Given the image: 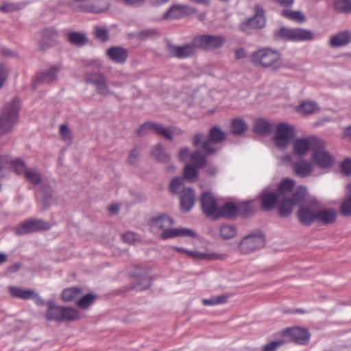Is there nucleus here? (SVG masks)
Returning a JSON list of instances; mask_svg holds the SVG:
<instances>
[{
    "label": "nucleus",
    "instance_id": "4",
    "mask_svg": "<svg viewBox=\"0 0 351 351\" xmlns=\"http://www.w3.org/2000/svg\"><path fill=\"white\" fill-rule=\"evenodd\" d=\"M12 168L16 174H25L30 183L37 185L41 182V177L35 169L27 168L23 160L21 159L10 160L9 156L0 158V171L4 169Z\"/></svg>",
    "mask_w": 351,
    "mask_h": 351
},
{
    "label": "nucleus",
    "instance_id": "26",
    "mask_svg": "<svg viewBox=\"0 0 351 351\" xmlns=\"http://www.w3.org/2000/svg\"><path fill=\"white\" fill-rule=\"evenodd\" d=\"M277 192H263L260 198L261 202V208L265 210H269L274 208L278 198Z\"/></svg>",
    "mask_w": 351,
    "mask_h": 351
},
{
    "label": "nucleus",
    "instance_id": "64",
    "mask_svg": "<svg viewBox=\"0 0 351 351\" xmlns=\"http://www.w3.org/2000/svg\"><path fill=\"white\" fill-rule=\"evenodd\" d=\"M169 1V0H151V3L154 6H160L167 3Z\"/></svg>",
    "mask_w": 351,
    "mask_h": 351
},
{
    "label": "nucleus",
    "instance_id": "47",
    "mask_svg": "<svg viewBox=\"0 0 351 351\" xmlns=\"http://www.w3.org/2000/svg\"><path fill=\"white\" fill-rule=\"evenodd\" d=\"M191 160L197 168H201L206 163V158L199 152L196 151L191 155Z\"/></svg>",
    "mask_w": 351,
    "mask_h": 351
},
{
    "label": "nucleus",
    "instance_id": "58",
    "mask_svg": "<svg viewBox=\"0 0 351 351\" xmlns=\"http://www.w3.org/2000/svg\"><path fill=\"white\" fill-rule=\"evenodd\" d=\"M138 154H139V151L138 150L137 148H135L134 149L130 156H129V162L131 163V164H134L135 163V161H136V159L138 158Z\"/></svg>",
    "mask_w": 351,
    "mask_h": 351
},
{
    "label": "nucleus",
    "instance_id": "12",
    "mask_svg": "<svg viewBox=\"0 0 351 351\" xmlns=\"http://www.w3.org/2000/svg\"><path fill=\"white\" fill-rule=\"evenodd\" d=\"M224 38L219 35H199L194 38V45L196 47L212 50L223 45Z\"/></svg>",
    "mask_w": 351,
    "mask_h": 351
},
{
    "label": "nucleus",
    "instance_id": "6",
    "mask_svg": "<svg viewBox=\"0 0 351 351\" xmlns=\"http://www.w3.org/2000/svg\"><path fill=\"white\" fill-rule=\"evenodd\" d=\"M20 101L14 98L11 104L5 106L0 116V134L10 132L17 121Z\"/></svg>",
    "mask_w": 351,
    "mask_h": 351
},
{
    "label": "nucleus",
    "instance_id": "13",
    "mask_svg": "<svg viewBox=\"0 0 351 351\" xmlns=\"http://www.w3.org/2000/svg\"><path fill=\"white\" fill-rule=\"evenodd\" d=\"M203 212L207 217H217L220 206L218 199L210 192L202 193L200 199Z\"/></svg>",
    "mask_w": 351,
    "mask_h": 351
},
{
    "label": "nucleus",
    "instance_id": "10",
    "mask_svg": "<svg viewBox=\"0 0 351 351\" xmlns=\"http://www.w3.org/2000/svg\"><path fill=\"white\" fill-rule=\"evenodd\" d=\"M278 35L290 41L309 40L314 37L312 32L301 28L282 27L278 31Z\"/></svg>",
    "mask_w": 351,
    "mask_h": 351
},
{
    "label": "nucleus",
    "instance_id": "57",
    "mask_svg": "<svg viewBox=\"0 0 351 351\" xmlns=\"http://www.w3.org/2000/svg\"><path fill=\"white\" fill-rule=\"evenodd\" d=\"M123 240L128 243H132L135 240V235L132 232H128L123 235L122 237Z\"/></svg>",
    "mask_w": 351,
    "mask_h": 351
},
{
    "label": "nucleus",
    "instance_id": "20",
    "mask_svg": "<svg viewBox=\"0 0 351 351\" xmlns=\"http://www.w3.org/2000/svg\"><path fill=\"white\" fill-rule=\"evenodd\" d=\"M322 149H315L312 156V160L315 165L322 168L331 167L334 162L333 158L328 152Z\"/></svg>",
    "mask_w": 351,
    "mask_h": 351
},
{
    "label": "nucleus",
    "instance_id": "9",
    "mask_svg": "<svg viewBox=\"0 0 351 351\" xmlns=\"http://www.w3.org/2000/svg\"><path fill=\"white\" fill-rule=\"evenodd\" d=\"M150 132L156 133L171 140L172 135L178 134L180 131H177L173 128H164L160 124L153 122L145 123L137 131L139 136L145 135Z\"/></svg>",
    "mask_w": 351,
    "mask_h": 351
},
{
    "label": "nucleus",
    "instance_id": "40",
    "mask_svg": "<svg viewBox=\"0 0 351 351\" xmlns=\"http://www.w3.org/2000/svg\"><path fill=\"white\" fill-rule=\"evenodd\" d=\"M151 156L156 160L162 162H167L169 160V156L164 152L160 144H158L153 147Z\"/></svg>",
    "mask_w": 351,
    "mask_h": 351
},
{
    "label": "nucleus",
    "instance_id": "50",
    "mask_svg": "<svg viewBox=\"0 0 351 351\" xmlns=\"http://www.w3.org/2000/svg\"><path fill=\"white\" fill-rule=\"evenodd\" d=\"M294 186V182L290 179L282 180L278 186V194L281 193L289 192L292 190Z\"/></svg>",
    "mask_w": 351,
    "mask_h": 351
},
{
    "label": "nucleus",
    "instance_id": "46",
    "mask_svg": "<svg viewBox=\"0 0 351 351\" xmlns=\"http://www.w3.org/2000/svg\"><path fill=\"white\" fill-rule=\"evenodd\" d=\"M227 297L223 295L212 296L208 299H204L202 303L206 306H213L226 302Z\"/></svg>",
    "mask_w": 351,
    "mask_h": 351
},
{
    "label": "nucleus",
    "instance_id": "3",
    "mask_svg": "<svg viewBox=\"0 0 351 351\" xmlns=\"http://www.w3.org/2000/svg\"><path fill=\"white\" fill-rule=\"evenodd\" d=\"M280 53L271 48L265 47L253 52L250 56V62L257 66L277 71L280 68Z\"/></svg>",
    "mask_w": 351,
    "mask_h": 351
},
{
    "label": "nucleus",
    "instance_id": "32",
    "mask_svg": "<svg viewBox=\"0 0 351 351\" xmlns=\"http://www.w3.org/2000/svg\"><path fill=\"white\" fill-rule=\"evenodd\" d=\"M58 71L59 68L57 66H52L45 71L40 73L38 76L37 80L39 82H51L56 80Z\"/></svg>",
    "mask_w": 351,
    "mask_h": 351
},
{
    "label": "nucleus",
    "instance_id": "1",
    "mask_svg": "<svg viewBox=\"0 0 351 351\" xmlns=\"http://www.w3.org/2000/svg\"><path fill=\"white\" fill-rule=\"evenodd\" d=\"M266 245V235L264 230L258 228L243 235L236 243L237 252L247 255L263 249Z\"/></svg>",
    "mask_w": 351,
    "mask_h": 351
},
{
    "label": "nucleus",
    "instance_id": "24",
    "mask_svg": "<svg viewBox=\"0 0 351 351\" xmlns=\"http://www.w3.org/2000/svg\"><path fill=\"white\" fill-rule=\"evenodd\" d=\"M239 233L236 224L223 223L219 228V237L222 240H230L235 238Z\"/></svg>",
    "mask_w": 351,
    "mask_h": 351
},
{
    "label": "nucleus",
    "instance_id": "56",
    "mask_svg": "<svg viewBox=\"0 0 351 351\" xmlns=\"http://www.w3.org/2000/svg\"><path fill=\"white\" fill-rule=\"evenodd\" d=\"M189 156V150L187 148H184L180 150L178 158L180 160L184 161L186 160Z\"/></svg>",
    "mask_w": 351,
    "mask_h": 351
},
{
    "label": "nucleus",
    "instance_id": "23",
    "mask_svg": "<svg viewBox=\"0 0 351 351\" xmlns=\"http://www.w3.org/2000/svg\"><path fill=\"white\" fill-rule=\"evenodd\" d=\"M47 311L45 317L47 321L61 322V314L62 306L56 305L54 301L49 300L46 302Z\"/></svg>",
    "mask_w": 351,
    "mask_h": 351
},
{
    "label": "nucleus",
    "instance_id": "55",
    "mask_svg": "<svg viewBox=\"0 0 351 351\" xmlns=\"http://www.w3.org/2000/svg\"><path fill=\"white\" fill-rule=\"evenodd\" d=\"M282 344L281 341H273L265 345L262 351H276L277 348Z\"/></svg>",
    "mask_w": 351,
    "mask_h": 351
},
{
    "label": "nucleus",
    "instance_id": "16",
    "mask_svg": "<svg viewBox=\"0 0 351 351\" xmlns=\"http://www.w3.org/2000/svg\"><path fill=\"white\" fill-rule=\"evenodd\" d=\"M225 134L217 127H213L210 130L209 139L203 143L202 147L207 154H213L215 149L213 146V143H219L224 140Z\"/></svg>",
    "mask_w": 351,
    "mask_h": 351
},
{
    "label": "nucleus",
    "instance_id": "27",
    "mask_svg": "<svg viewBox=\"0 0 351 351\" xmlns=\"http://www.w3.org/2000/svg\"><path fill=\"white\" fill-rule=\"evenodd\" d=\"M107 55L112 61L117 63H123L127 60L128 51L122 47H114L108 49Z\"/></svg>",
    "mask_w": 351,
    "mask_h": 351
},
{
    "label": "nucleus",
    "instance_id": "43",
    "mask_svg": "<svg viewBox=\"0 0 351 351\" xmlns=\"http://www.w3.org/2000/svg\"><path fill=\"white\" fill-rule=\"evenodd\" d=\"M197 169L195 166L193 167L190 164L185 166L184 169V178L190 182H194L197 178Z\"/></svg>",
    "mask_w": 351,
    "mask_h": 351
},
{
    "label": "nucleus",
    "instance_id": "42",
    "mask_svg": "<svg viewBox=\"0 0 351 351\" xmlns=\"http://www.w3.org/2000/svg\"><path fill=\"white\" fill-rule=\"evenodd\" d=\"M295 201L293 199H286L282 201L279 206V213L285 217L291 213L294 206Z\"/></svg>",
    "mask_w": 351,
    "mask_h": 351
},
{
    "label": "nucleus",
    "instance_id": "54",
    "mask_svg": "<svg viewBox=\"0 0 351 351\" xmlns=\"http://www.w3.org/2000/svg\"><path fill=\"white\" fill-rule=\"evenodd\" d=\"M9 71L8 69L3 65H0V89L4 84L8 75Z\"/></svg>",
    "mask_w": 351,
    "mask_h": 351
},
{
    "label": "nucleus",
    "instance_id": "30",
    "mask_svg": "<svg viewBox=\"0 0 351 351\" xmlns=\"http://www.w3.org/2000/svg\"><path fill=\"white\" fill-rule=\"evenodd\" d=\"M152 284V279L147 274L136 277L132 283V288L136 291H143L148 289Z\"/></svg>",
    "mask_w": 351,
    "mask_h": 351
},
{
    "label": "nucleus",
    "instance_id": "34",
    "mask_svg": "<svg viewBox=\"0 0 351 351\" xmlns=\"http://www.w3.org/2000/svg\"><path fill=\"white\" fill-rule=\"evenodd\" d=\"M230 130L233 134L240 135L247 130V125L241 118H235L231 121Z\"/></svg>",
    "mask_w": 351,
    "mask_h": 351
},
{
    "label": "nucleus",
    "instance_id": "8",
    "mask_svg": "<svg viewBox=\"0 0 351 351\" xmlns=\"http://www.w3.org/2000/svg\"><path fill=\"white\" fill-rule=\"evenodd\" d=\"M294 136V128L287 123H281L276 128L274 141L277 147L284 149L291 142Z\"/></svg>",
    "mask_w": 351,
    "mask_h": 351
},
{
    "label": "nucleus",
    "instance_id": "38",
    "mask_svg": "<svg viewBox=\"0 0 351 351\" xmlns=\"http://www.w3.org/2000/svg\"><path fill=\"white\" fill-rule=\"evenodd\" d=\"M82 293V290L78 287H70L65 289L62 293V300L65 302H69L77 299Z\"/></svg>",
    "mask_w": 351,
    "mask_h": 351
},
{
    "label": "nucleus",
    "instance_id": "5",
    "mask_svg": "<svg viewBox=\"0 0 351 351\" xmlns=\"http://www.w3.org/2000/svg\"><path fill=\"white\" fill-rule=\"evenodd\" d=\"M300 219H335L337 212L332 208L319 209V202L312 201L298 210Z\"/></svg>",
    "mask_w": 351,
    "mask_h": 351
},
{
    "label": "nucleus",
    "instance_id": "60",
    "mask_svg": "<svg viewBox=\"0 0 351 351\" xmlns=\"http://www.w3.org/2000/svg\"><path fill=\"white\" fill-rule=\"evenodd\" d=\"M204 139V136L202 134H196L193 138V144L195 146H199Z\"/></svg>",
    "mask_w": 351,
    "mask_h": 351
},
{
    "label": "nucleus",
    "instance_id": "31",
    "mask_svg": "<svg viewBox=\"0 0 351 351\" xmlns=\"http://www.w3.org/2000/svg\"><path fill=\"white\" fill-rule=\"evenodd\" d=\"M80 318V313L77 310L67 306L62 307L61 322H74Z\"/></svg>",
    "mask_w": 351,
    "mask_h": 351
},
{
    "label": "nucleus",
    "instance_id": "17",
    "mask_svg": "<svg viewBox=\"0 0 351 351\" xmlns=\"http://www.w3.org/2000/svg\"><path fill=\"white\" fill-rule=\"evenodd\" d=\"M284 336L290 337L292 341L300 345L307 344L310 337V335L306 329L299 327L287 329L284 332Z\"/></svg>",
    "mask_w": 351,
    "mask_h": 351
},
{
    "label": "nucleus",
    "instance_id": "29",
    "mask_svg": "<svg viewBox=\"0 0 351 351\" xmlns=\"http://www.w3.org/2000/svg\"><path fill=\"white\" fill-rule=\"evenodd\" d=\"M351 42V34L345 31L337 34L331 37L330 44L333 47H339L348 45Z\"/></svg>",
    "mask_w": 351,
    "mask_h": 351
},
{
    "label": "nucleus",
    "instance_id": "63",
    "mask_svg": "<svg viewBox=\"0 0 351 351\" xmlns=\"http://www.w3.org/2000/svg\"><path fill=\"white\" fill-rule=\"evenodd\" d=\"M235 56L237 59H241L245 56V51L243 49H239L235 51Z\"/></svg>",
    "mask_w": 351,
    "mask_h": 351
},
{
    "label": "nucleus",
    "instance_id": "33",
    "mask_svg": "<svg viewBox=\"0 0 351 351\" xmlns=\"http://www.w3.org/2000/svg\"><path fill=\"white\" fill-rule=\"evenodd\" d=\"M9 293L14 298L23 300H29L34 295V291L25 290L18 287H10Z\"/></svg>",
    "mask_w": 351,
    "mask_h": 351
},
{
    "label": "nucleus",
    "instance_id": "61",
    "mask_svg": "<svg viewBox=\"0 0 351 351\" xmlns=\"http://www.w3.org/2000/svg\"><path fill=\"white\" fill-rule=\"evenodd\" d=\"M276 1L282 6H289L293 4L294 0H276Z\"/></svg>",
    "mask_w": 351,
    "mask_h": 351
},
{
    "label": "nucleus",
    "instance_id": "62",
    "mask_svg": "<svg viewBox=\"0 0 351 351\" xmlns=\"http://www.w3.org/2000/svg\"><path fill=\"white\" fill-rule=\"evenodd\" d=\"M31 298H34L35 300V302L38 304V305H44V304H46V303L45 302V301L36 293H34V295L33 297H32Z\"/></svg>",
    "mask_w": 351,
    "mask_h": 351
},
{
    "label": "nucleus",
    "instance_id": "2",
    "mask_svg": "<svg viewBox=\"0 0 351 351\" xmlns=\"http://www.w3.org/2000/svg\"><path fill=\"white\" fill-rule=\"evenodd\" d=\"M256 209L254 201H247L239 203L228 202L220 206L217 217L227 219L236 217H247L252 214Z\"/></svg>",
    "mask_w": 351,
    "mask_h": 351
},
{
    "label": "nucleus",
    "instance_id": "35",
    "mask_svg": "<svg viewBox=\"0 0 351 351\" xmlns=\"http://www.w3.org/2000/svg\"><path fill=\"white\" fill-rule=\"evenodd\" d=\"M295 173L302 178L306 177L312 171L311 165L306 161H300L294 165Z\"/></svg>",
    "mask_w": 351,
    "mask_h": 351
},
{
    "label": "nucleus",
    "instance_id": "59",
    "mask_svg": "<svg viewBox=\"0 0 351 351\" xmlns=\"http://www.w3.org/2000/svg\"><path fill=\"white\" fill-rule=\"evenodd\" d=\"M120 209V205L119 204H113L108 206V210L112 214L114 215L119 213Z\"/></svg>",
    "mask_w": 351,
    "mask_h": 351
},
{
    "label": "nucleus",
    "instance_id": "19",
    "mask_svg": "<svg viewBox=\"0 0 351 351\" xmlns=\"http://www.w3.org/2000/svg\"><path fill=\"white\" fill-rule=\"evenodd\" d=\"M178 237H189L195 238L197 234L191 229L185 228H165L160 234V237L163 239H169Z\"/></svg>",
    "mask_w": 351,
    "mask_h": 351
},
{
    "label": "nucleus",
    "instance_id": "22",
    "mask_svg": "<svg viewBox=\"0 0 351 351\" xmlns=\"http://www.w3.org/2000/svg\"><path fill=\"white\" fill-rule=\"evenodd\" d=\"M86 80L88 82L93 83L97 87V92L104 95L108 93V86L106 84V79L99 73H89L86 75Z\"/></svg>",
    "mask_w": 351,
    "mask_h": 351
},
{
    "label": "nucleus",
    "instance_id": "53",
    "mask_svg": "<svg viewBox=\"0 0 351 351\" xmlns=\"http://www.w3.org/2000/svg\"><path fill=\"white\" fill-rule=\"evenodd\" d=\"M341 170L346 176L351 174V159L347 158L341 162Z\"/></svg>",
    "mask_w": 351,
    "mask_h": 351
},
{
    "label": "nucleus",
    "instance_id": "48",
    "mask_svg": "<svg viewBox=\"0 0 351 351\" xmlns=\"http://www.w3.org/2000/svg\"><path fill=\"white\" fill-rule=\"evenodd\" d=\"M21 8L20 3L5 2L0 7V12L4 13L13 12Z\"/></svg>",
    "mask_w": 351,
    "mask_h": 351
},
{
    "label": "nucleus",
    "instance_id": "51",
    "mask_svg": "<svg viewBox=\"0 0 351 351\" xmlns=\"http://www.w3.org/2000/svg\"><path fill=\"white\" fill-rule=\"evenodd\" d=\"M183 188V180L181 178L177 177L172 180L169 189L173 193H178Z\"/></svg>",
    "mask_w": 351,
    "mask_h": 351
},
{
    "label": "nucleus",
    "instance_id": "52",
    "mask_svg": "<svg viewBox=\"0 0 351 351\" xmlns=\"http://www.w3.org/2000/svg\"><path fill=\"white\" fill-rule=\"evenodd\" d=\"M60 135H61L62 139L64 141H66L69 143L71 142V139H72L71 132L66 125H60Z\"/></svg>",
    "mask_w": 351,
    "mask_h": 351
},
{
    "label": "nucleus",
    "instance_id": "11",
    "mask_svg": "<svg viewBox=\"0 0 351 351\" xmlns=\"http://www.w3.org/2000/svg\"><path fill=\"white\" fill-rule=\"evenodd\" d=\"M53 224L48 221H24L19 226L14 228L15 233L23 235L36 231L47 230Z\"/></svg>",
    "mask_w": 351,
    "mask_h": 351
},
{
    "label": "nucleus",
    "instance_id": "21",
    "mask_svg": "<svg viewBox=\"0 0 351 351\" xmlns=\"http://www.w3.org/2000/svg\"><path fill=\"white\" fill-rule=\"evenodd\" d=\"M173 249L178 252L186 253L189 256L194 258L195 259H204V260H217V259H225L226 255H220L218 254H205L201 253L196 251H190L183 247H173Z\"/></svg>",
    "mask_w": 351,
    "mask_h": 351
},
{
    "label": "nucleus",
    "instance_id": "36",
    "mask_svg": "<svg viewBox=\"0 0 351 351\" xmlns=\"http://www.w3.org/2000/svg\"><path fill=\"white\" fill-rule=\"evenodd\" d=\"M341 212L346 217L351 215V184L346 186V198L341 204Z\"/></svg>",
    "mask_w": 351,
    "mask_h": 351
},
{
    "label": "nucleus",
    "instance_id": "18",
    "mask_svg": "<svg viewBox=\"0 0 351 351\" xmlns=\"http://www.w3.org/2000/svg\"><path fill=\"white\" fill-rule=\"evenodd\" d=\"M195 12V10L188 5H172L165 14V19H177L190 15Z\"/></svg>",
    "mask_w": 351,
    "mask_h": 351
},
{
    "label": "nucleus",
    "instance_id": "25",
    "mask_svg": "<svg viewBox=\"0 0 351 351\" xmlns=\"http://www.w3.org/2000/svg\"><path fill=\"white\" fill-rule=\"evenodd\" d=\"M195 193L191 188L184 189L180 197V205L182 210L189 211L194 205Z\"/></svg>",
    "mask_w": 351,
    "mask_h": 351
},
{
    "label": "nucleus",
    "instance_id": "7",
    "mask_svg": "<svg viewBox=\"0 0 351 351\" xmlns=\"http://www.w3.org/2000/svg\"><path fill=\"white\" fill-rule=\"evenodd\" d=\"M325 143L321 139L311 136L306 138L297 139L293 144V152L298 156H304L308 150L324 148Z\"/></svg>",
    "mask_w": 351,
    "mask_h": 351
},
{
    "label": "nucleus",
    "instance_id": "37",
    "mask_svg": "<svg viewBox=\"0 0 351 351\" xmlns=\"http://www.w3.org/2000/svg\"><path fill=\"white\" fill-rule=\"evenodd\" d=\"M318 110V106L313 101L303 102L298 108V111L304 115L311 114Z\"/></svg>",
    "mask_w": 351,
    "mask_h": 351
},
{
    "label": "nucleus",
    "instance_id": "28",
    "mask_svg": "<svg viewBox=\"0 0 351 351\" xmlns=\"http://www.w3.org/2000/svg\"><path fill=\"white\" fill-rule=\"evenodd\" d=\"M273 129L274 125L264 119H258L254 124V132L261 136L269 135Z\"/></svg>",
    "mask_w": 351,
    "mask_h": 351
},
{
    "label": "nucleus",
    "instance_id": "49",
    "mask_svg": "<svg viewBox=\"0 0 351 351\" xmlns=\"http://www.w3.org/2000/svg\"><path fill=\"white\" fill-rule=\"evenodd\" d=\"M95 36L97 39L104 43L108 40L109 32L108 29L105 27H95Z\"/></svg>",
    "mask_w": 351,
    "mask_h": 351
},
{
    "label": "nucleus",
    "instance_id": "15",
    "mask_svg": "<svg viewBox=\"0 0 351 351\" xmlns=\"http://www.w3.org/2000/svg\"><path fill=\"white\" fill-rule=\"evenodd\" d=\"M195 47L194 40L191 44H187L183 46H177L173 45H168V51L169 54L175 58L180 59L188 58L195 53Z\"/></svg>",
    "mask_w": 351,
    "mask_h": 351
},
{
    "label": "nucleus",
    "instance_id": "14",
    "mask_svg": "<svg viewBox=\"0 0 351 351\" xmlns=\"http://www.w3.org/2000/svg\"><path fill=\"white\" fill-rule=\"evenodd\" d=\"M263 13L261 8L256 7L254 16L243 22L240 25V29L247 33H251L252 29L263 27L265 25Z\"/></svg>",
    "mask_w": 351,
    "mask_h": 351
},
{
    "label": "nucleus",
    "instance_id": "44",
    "mask_svg": "<svg viewBox=\"0 0 351 351\" xmlns=\"http://www.w3.org/2000/svg\"><path fill=\"white\" fill-rule=\"evenodd\" d=\"M95 299V295L88 293L79 299L77 302V304L81 308H86L94 303Z\"/></svg>",
    "mask_w": 351,
    "mask_h": 351
},
{
    "label": "nucleus",
    "instance_id": "45",
    "mask_svg": "<svg viewBox=\"0 0 351 351\" xmlns=\"http://www.w3.org/2000/svg\"><path fill=\"white\" fill-rule=\"evenodd\" d=\"M335 8L337 11L340 12H351V1L349 0H337L335 2Z\"/></svg>",
    "mask_w": 351,
    "mask_h": 351
},
{
    "label": "nucleus",
    "instance_id": "39",
    "mask_svg": "<svg viewBox=\"0 0 351 351\" xmlns=\"http://www.w3.org/2000/svg\"><path fill=\"white\" fill-rule=\"evenodd\" d=\"M282 16L290 21L299 23H302L305 20L304 14L299 11L284 10L282 12Z\"/></svg>",
    "mask_w": 351,
    "mask_h": 351
},
{
    "label": "nucleus",
    "instance_id": "41",
    "mask_svg": "<svg viewBox=\"0 0 351 351\" xmlns=\"http://www.w3.org/2000/svg\"><path fill=\"white\" fill-rule=\"evenodd\" d=\"M69 41L75 45L82 46L87 42L86 35L79 32H71L68 34Z\"/></svg>",
    "mask_w": 351,
    "mask_h": 351
}]
</instances>
